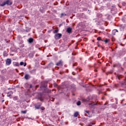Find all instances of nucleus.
I'll return each instance as SVG.
<instances>
[{"mask_svg":"<svg viewBox=\"0 0 126 126\" xmlns=\"http://www.w3.org/2000/svg\"><path fill=\"white\" fill-rule=\"evenodd\" d=\"M15 70H16V71H18V69H15Z\"/></svg>","mask_w":126,"mask_h":126,"instance_id":"cd10ccee","label":"nucleus"},{"mask_svg":"<svg viewBox=\"0 0 126 126\" xmlns=\"http://www.w3.org/2000/svg\"><path fill=\"white\" fill-rule=\"evenodd\" d=\"M72 28H68L67 29H66V32L69 33H71L72 32Z\"/></svg>","mask_w":126,"mask_h":126,"instance_id":"6e6552de","label":"nucleus"},{"mask_svg":"<svg viewBox=\"0 0 126 126\" xmlns=\"http://www.w3.org/2000/svg\"><path fill=\"white\" fill-rule=\"evenodd\" d=\"M125 105H126V103L125 104Z\"/></svg>","mask_w":126,"mask_h":126,"instance_id":"7c9ffc66","label":"nucleus"},{"mask_svg":"<svg viewBox=\"0 0 126 126\" xmlns=\"http://www.w3.org/2000/svg\"><path fill=\"white\" fill-rule=\"evenodd\" d=\"M24 78L26 80H28V79H30V78H31V77L30 75H29L28 74H26L25 75Z\"/></svg>","mask_w":126,"mask_h":126,"instance_id":"423d86ee","label":"nucleus"},{"mask_svg":"<svg viewBox=\"0 0 126 126\" xmlns=\"http://www.w3.org/2000/svg\"><path fill=\"white\" fill-rule=\"evenodd\" d=\"M13 65L14 66H19V63L18 62H14Z\"/></svg>","mask_w":126,"mask_h":126,"instance_id":"ddd939ff","label":"nucleus"},{"mask_svg":"<svg viewBox=\"0 0 126 126\" xmlns=\"http://www.w3.org/2000/svg\"><path fill=\"white\" fill-rule=\"evenodd\" d=\"M81 105V101H78L77 102V106H80Z\"/></svg>","mask_w":126,"mask_h":126,"instance_id":"f3484780","label":"nucleus"},{"mask_svg":"<svg viewBox=\"0 0 126 126\" xmlns=\"http://www.w3.org/2000/svg\"><path fill=\"white\" fill-rule=\"evenodd\" d=\"M4 101V100H3V101H2V102H3Z\"/></svg>","mask_w":126,"mask_h":126,"instance_id":"c756f323","label":"nucleus"},{"mask_svg":"<svg viewBox=\"0 0 126 126\" xmlns=\"http://www.w3.org/2000/svg\"><path fill=\"white\" fill-rule=\"evenodd\" d=\"M30 31H31V29H30L29 28H28V27L26 28V31L27 32H30Z\"/></svg>","mask_w":126,"mask_h":126,"instance_id":"a211bd4d","label":"nucleus"},{"mask_svg":"<svg viewBox=\"0 0 126 126\" xmlns=\"http://www.w3.org/2000/svg\"><path fill=\"white\" fill-rule=\"evenodd\" d=\"M12 3H13V2H10V0H7L6 1H4V2H3V3H2V4L0 3V6H4L6 4H7L8 5H11L12 4Z\"/></svg>","mask_w":126,"mask_h":126,"instance_id":"f257e3e1","label":"nucleus"},{"mask_svg":"<svg viewBox=\"0 0 126 126\" xmlns=\"http://www.w3.org/2000/svg\"><path fill=\"white\" fill-rule=\"evenodd\" d=\"M85 112L87 114L89 113V111H85Z\"/></svg>","mask_w":126,"mask_h":126,"instance_id":"393cba45","label":"nucleus"},{"mask_svg":"<svg viewBox=\"0 0 126 126\" xmlns=\"http://www.w3.org/2000/svg\"><path fill=\"white\" fill-rule=\"evenodd\" d=\"M101 37H98L97 38V40H101Z\"/></svg>","mask_w":126,"mask_h":126,"instance_id":"5701e85b","label":"nucleus"},{"mask_svg":"<svg viewBox=\"0 0 126 126\" xmlns=\"http://www.w3.org/2000/svg\"><path fill=\"white\" fill-rule=\"evenodd\" d=\"M40 100L41 101H42V99H40Z\"/></svg>","mask_w":126,"mask_h":126,"instance_id":"c85d7f7f","label":"nucleus"},{"mask_svg":"<svg viewBox=\"0 0 126 126\" xmlns=\"http://www.w3.org/2000/svg\"><path fill=\"white\" fill-rule=\"evenodd\" d=\"M78 115H79V112H75L74 113V117H75V118L78 117Z\"/></svg>","mask_w":126,"mask_h":126,"instance_id":"f8f14e48","label":"nucleus"},{"mask_svg":"<svg viewBox=\"0 0 126 126\" xmlns=\"http://www.w3.org/2000/svg\"><path fill=\"white\" fill-rule=\"evenodd\" d=\"M62 36V33H57L55 34L54 35V37L56 39H60Z\"/></svg>","mask_w":126,"mask_h":126,"instance_id":"7ed1b4c3","label":"nucleus"},{"mask_svg":"<svg viewBox=\"0 0 126 126\" xmlns=\"http://www.w3.org/2000/svg\"><path fill=\"white\" fill-rule=\"evenodd\" d=\"M66 15H67V14H65L64 13H61L60 18H63V16H66Z\"/></svg>","mask_w":126,"mask_h":126,"instance_id":"dca6fc26","label":"nucleus"},{"mask_svg":"<svg viewBox=\"0 0 126 126\" xmlns=\"http://www.w3.org/2000/svg\"><path fill=\"white\" fill-rule=\"evenodd\" d=\"M18 96H14L13 97V100L14 101H17V100H18Z\"/></svg>","mask_w":126,"mask_h":126,"instance_id":"4468645a","label":"nucleus"},{"mask_svg":"<svg viewBox=\"0 0 126 126\" xmlns=\"http://www.w3.org/2000/svg\"><path fill=\"white\" fill-rule=\"evenodd\" d=\"M59 32V30L58 29H56L54 31H53V33H57Z\"/></svg>","mask_w":126,"mask_h":126,"instance_id":"6ab92c4d","label":"nucleus"},{"mask_svg":"<svg viewBox=\"0 0 126 126\" xmlns=\"http://www.w3.org/2000/svg\"><path fill=\"white\" fill-rule=\"evenodd\" d=\"M21 113L22 114H26L27 113V110L22 111Z\"/></svg>","mask_w":126,"mask_h":126,"instance_id":"412c9836","label":"nucleus"},{"mask_svg":"<svg viewBox=\"0 0 126 126\" xmlns=\"http://www.w3.org/2000/svg\"><path fill=\"white\" fill-rule=\"evenodd\" d=\"M27 63H24L23 62H21L20 63V65H24V66H26L27 65Z\"/></svg>","mask_w":126,"mask_h":126,"instance_id":"9b49d317","label":"nucleus"},{"mask_svg":"<svg viewBox=\"0 0 126 126\" xmlns=\"http://www.w3.org/2000/svg\"><path fill=\"white\" fill-rule=\"evenodd\" d=\"M13 94L12 91H10V92H8V93L7 94V97H10L11 96V94Z\"/></svg>","mask_w":126,"mask_h":126,"instance_id":"1a4fd4ad","label":"nucleus"},{"mask_svg":"<svg viewBox=\"0 0 126 126\" xmlns=\"http://www.w3.org/2000/svg\"><path fill=\"white\" fill-rule=\"evenodd\" d=\"M90 105L92 106H96L97 105V103H90L89 104Z\"/></svg>","mask_w":126,"mask_h":126,"instance_id":"2eb2a0df","label":"nucleus"},{"mask_svg":"<svg viewBox=\"0 0 126 126\" xmlns=\"http://www.w3.org/2000/svg\"><path fill=\"white\" fill-rule=\"evenodd\" d=\"M119 32L118 30H117V29H114L112 31V34L113 35H116V32Z\"/></svg>","mask_w":126,"mask_h":126,"instance_id":"0eeeda50","label":"nucleus"},{"mask_svg":"<svg viewBox=\"0 0 126 126\" xmlns=\"http://www.w3.org/2000/svg\"><path fill=\"white\" fill-rule=\"evenodd\" d=\"M12 62L11 59L8 58L6 60V65H10Z\"/></svg>","mask_w":126,"mask_h":126,"instance_id":"20e7f679","label":"nucleus"},{"mask_svg":"<svg viewBox=\"0 0 126 126\" xmlns=\"http://www.w3.org/2000/svg\"><path fill=\"white\" fill-rule=\"evenodd\" d=\"M109 40H108V39H106L105 40H104L105 43H107L109 42Z\"/></svg>","mask_w":126,"mask_h":126,"instance_id":"aec40b11","label":"nucleus"},{"mask_svg":"<svg viewBox=\"0 0 126 126\" xmlns=\"http://www.w3.org/2000/svg\"><path fill=\"white\" fill-rule=\"evenodd\" d=\"M7 54L6 53V51H4V57H7Z\"/></svg>","mask_w":126,"mask_h":126,"instance_id":"4be33fe9","label":"nucleus"},{"mask_svg":"<svg viewBox=\"0 0 126 126\" xmlns=\"http://www.w3.org/2000/svg\"><path fill=\"white\" fill-rule=\"evenodd\" d=\"M32 85H31L30 86V89L32 88Z\"/></svg>","mask_w":126,"mask_h":126,"instance_id":"a878e982","label":"nucleus"},{"mask_svg":"<svg viewBox=\"0 0 126 126\" xmlns=\"http://www.w3.org/2000/svg\"><path fill=\"white\" fill-rule=\"evenodd\" d=\"M41 109L42 110H45V108L43 107H41Z\"/></svg>","mask_w":126,"mask_h":126,"instance_id":"b1692460","label":"nucleus"},{"mask_svg":"<svg viewBox=\"0 0 126 126\" xmlns=\"http://www.w3.org/2000/svg\"><path fill=\"white\" fill-rule=\"evenodd\" d=\"M42 103L40 102H38L37 103L34 104V108L35 109H39L40 107L41 106Z\"/></svg>","mask_w":126,"mask_h":126,"instance_id":"f03ea898","label":"nucleus"},{"mask_svg":"<svg viewBox=\"0 0 126 126\" xmlns=\"http://www.w3.org/2000/svg\"><path fill=\"white\" fill-rule=\"evenodd\" d=\"M56 65L58 66H63V62L62 60H60L59 62L56 63Z\"/></svg>","mask_w":126,"mask_h":126,"instance_id":"39448f33","label":"nucleus"},{"mask_svg":"<svg viewBox=\"0 0 126 126\" xmlns=\"http://www.w3.org/2000/svg\"><path fill=\"white\" fill-rule=\"evenodd\" d=\"M33 41H34V39H33L32 38H29L28 39V42L29 43H32L33 42Z\"/></svg>","mask_w":126,"mask_h":126,"instance_id":"9d476101","label":"nucleus"},{"mask_svg":"<svg viewBox=\"0 0 126 126\" xmlns=\"http://www.w3.org/2000/svg\"><path fill=\"white\" fill-rule=\"evenodd\" d=\"M51 90L48 91V93H51Z\"/></svg>","mask_w":126,"mask_h":126,"instance_id":"bb28decb","label":"nucleus"}]
</instances>
